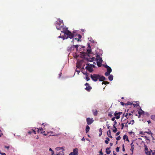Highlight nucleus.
<instances>
[{
    "label": "nucleus",
    "mask_w": 155,
    "mask_h": 155,
    "mask_svg": "<svg viewBox=\"0 0 155 155\" xmlns=\"http://www.w3.org/2000/svg\"><path fill=\"white\" fill-rule=\"evenodd\" d=\"M50 133H51V134H52L51 135H52V136H55L56 135V134H53V132H52V131H50V132H47V134H48Z\"/></svg>",
    "instance_id": "29"
},
{
    "label": "nucleus",
    "mask_w": 155,
    "mask_h": 155,
    "mask_svg": "<svg viewBox=\"0 0 155 155\" xmlns=\"http://www.w3.org/2000/svg\"><path fill=\"white\" fill-rule=\"evenodd\" d=\"M123 139L124 140L126 139V141H129V139L128 137L126 135H125L123 136Z\"/></svg>",
    "instance_id": "18"
},
{
    "label": "nucleus",
    "mask_w": 155,
    "mask_h": 155,
    "mask_svg": "<svg viewBox=\"0 0 155 155\" xmlns=\"http://www.w3.org/2000/svg\"><path fill=\"white\" fill-rule=\"evenodd\" d=\"M108 79L110 81H112L113 79V75L112 74L110 75L108 77Z\"/></svg>",
    "instance_id": "17"
},
{
    "label": "nucleus",
    "mask_w": 155,
    "mask_h": 155,
    "mask_svg": "<svg viewBox=\"0 0 155 155\" xmlns=\"http://www.w3.org/2000/svg\"><path fill=\"white\" fill-rule=\"evenodd\" d=\"M90 129V128L89 127L88 125H87L86 126V133H87V132H89Z\"/></svg>",
    "instance_id": "20"
},
{
    "label": "nucleus",
    "mask_w": 155,
    "mask_h": 155,
    "mask_svg": "<svg viewBox=\"0 0 155 155\" xmlns=\"http://www.w3.org/2000/svg\"><path fill=\"white\" fill-rule=\"evenodd\" d=\"M113 113V112H109L108 114V116L110 117H111L112 116V114Z\"/></svg>",
    "instance_id": "23"
},
{
    "label": "nucleus",
    "mask_w": 155,
    "mask_h": 155,
    "mask_svg": "<svg viewBox=\"0 0 155 155\" xmlns=\"http://www.w3.org/2000/svg\"><path fill=\"white\" fill-rule=\"evenodd\" d=\"M2 135V134L1 133V131L0 130V137H1Z\"/></svg>",
    "instance_id": "62"
},
{
    "label": "nucleus",
    "mask_w": 155,
    "mask_h": 155,
    "mask_svg": "<svg viewBox=\"0 0 155 155\" xmlns=\"http://www.w3.org/2000/svg\"><path fill=\"white\" fill-rule=\"evenodd\" d=\"M116 151L117 152H118L119 151V147H117L116 148Z\"/></svg>",
    "instance_id": "42"
},
{
    "label": "nucleus",
    "mask_w": 155,
    "mask_h": 155,
    "mask_svg": "<svg viewBox=\"0 0 155 155\" xmlns=\"http://www.w3.org/2000/svg\"><path fill=\"white\" fill-rule=\"evenodd\" d=\"M151 118L153 120H154L155 119V116L154 115H152L151 117Z\"/></svg>",
    "instance_id": "39"
},
{
    "label": "nucleus",
    "mask_w": 155,
    "mask_h": 155,
    "mask_svg": "<svg viewBox=\"0 0 155 155\" xmlns=\"http://www.w3.org/2000/svg\"><path fill=\"white\" fill-rule=\"evenodd\" d=\"M123 151H125V149H124V144H123Z\"/></svg>",
    "instance_id": "57"
},
{
    "label": "nucleus",
    "mask_w": 155,
    "mask_h": 155,
    "mask_svg": "<svg viewBox=\"0 0 155 155\" xmlns=\"http://www.w3.org/2000/svg\"><path fill=\"white\" fill-rule=\"evenodd\" d=\"M99 132H100V133H102V130H101V128H100V129H99Z\"/></svg>",
    "instance_id": "60"
},
{
    "label": "nucleus",
    "mask_w": 155,
    "mask_h": 155,
    "mask_svg": "<svg viewBox=\"0 0 155 155\" xmlns=\"http://www.w3.org/2000/svg\"><path fill=\"white\" fill-rule=\"evenodd\" d=\"M120 104L123 106H124V105H126V104H124V102H120Z\"/></svg>",
    "instance_id": "45"
},
{
    "label": "nucleus",
    "mask_w": 155,
    "mask_h": 155,
    "mask_svg": "<svg viewBox=\"0 0 155 155\" xmlns=\"http://www.w3.org/2000/svg\"><path fill=\"white\" fill-rule=\"evenodd\" d=\"M86 74V78L87 81H88L90 80V78L88 77V75L87 73L85 74Z\"/></svg>",
    "instance_id": "26"
},
{
    "label": "nucleus",
    "mask_w": 155,
    "mask_h": 155,
    "mask_svg": "<svg viewBox=\"0 0 155 155\" xmlns=\"http://www.w3.org/2000/svg\"><path fill=\"white\" fill-rule=\"evenodd\" d=\"M107 71L110 73L112 71L111 68L109 67L107 69Z\"/></svg>",
    "instance_id": "21"
},
{
    "label": "nucleus",
    "mask_w": 155,
    "mask_h": 155,
    "mask_svg": "<svg viewBox=\"0 0 155 155\" xmlns=\"http://www.w3.org/2000/svg\"><path fill=\"white\" fill-rule=\"evenodd\" d=\"M65 36H61V35H60V36H58L59 38H62L63 40L65 38Z\"/></svg>",
    "instance_id": "40"
},
{
    "label": "nucleus",
    "mask_w": 155,
    "mask_h": 155,
    "mask_svg": "<svg viewBox=\"0 0 155 155\" xmlns=\"http://www.w3.org/2000/svg\"><path fill=\"white\" fill-rule=\"evenodd\" d=\"M37 129H38L37 131L38 132L40 131L41 134H43V133H45V131H43V129L42 127H41L40 128H37Z\"/></svg>",
    "instance_id": "12"
},
{
    "label": "nucleus",
    "mask_w": 155,
    "mask_h": 155,
    "mask_svg": "<svg viewBox=\"0 0 155 155\" xmlns=\"http://www.w3.org/2000/svg\"><path fill=\"white\" fill-rule=\"evenodd\" d=\"M110 73H109L108 72H105V75L106 76H109L110 75Z\"/></svg>",
    "instance_id": "33"
},
{
    "label": "nucleus",
    "mask_w": 155,
    "mask_h": 155,
    "mask_svg": "<svg viewBox=\"0 0 155 155\" xmlns=\"http://www.w3.org/2000/svg\"><path fill=\"white\" fill-rule=\"evenodd\" d=\"M120 132H118L116 134V136H117L119 135L120 134Z\"/></svg>",
    "instance_id": "51"
},
{
    "label": "nucleus",
    "mask_w": 155,
    "mask_h": 155,
    "mask_svg": "<svg viewBox=\"0 0 155 155\" xmlns=\"http://www.w3.org/2000/svg\"><path fill=\"white\" fill-rule=\"evenodd\" d=\"M140 108V110H141V111H138V113L140 115H141L142 114L144 113V111L141 110V107Z\"/></svg>",
    "instance_id": "22"
},
{
    "label": "nucleus",
    "mask_w": 155,
    "mask_h": 155,
    "mask_svg": "<svg viewBox=\"0 0 155 155\" xmlns=\"http://www.w3.org/2000/svg\"><path fill=\"white\" fill-rule=\"evenodd\" d=\"M109 84V82H108V81H104L102 83V84Z\"/></svg>",
    "instance_id": "24"
},
{
    "label": "nucleus",
    "mask_w": 155,
    "mask_h": 155,
    "mask_svg": "<svg viewBox=\"0 0 155 155\" xmlns=\"http://www.w3.org/2000/svg\"><path fill=\"white\" fill-rule=\"evenodd\" d=\"M110 148H107L106 149V152L107 154H109L111 151L109 150Z\"/></svg>",
    "instance_id": "16"
},
{
    "label": "nucleus",
    "mask_w": 155,
    "mask_h": 155,
    "mask_svg": "<svg viewBox=\"0 0 155 155\" xmlns=\"http://www.w3.org/2000/svg\"><path fill=\"white\" fill-rule=\"evenodd\" d=\"M134 146L132 145V146H131V148L130 149V150L132 151V153H133V150L134 149Z\"/></svg>",
    "instance_id": "34"
},
{
    "label": "nucleus",
    "mask_w": 155,
    "mask_h": 155,
    "mask_svg": "<svg viewBox=\"0 0 155 155\" xmlns=\"http://www.w3.org/2000/svg\"><path fill=\"white\" fill-rule=\"evenodd\" d=\"M42 134H43L45 136H46L47 135H48V134L47 133L45 134V133H44Z\"/></svg>",
    "instance_id": "55"
},
{
    "label": "nucleus",
    "mask_w": 155,
    "mask_h": 155,
    "mask_svg": "<svg viewBox=\"0 0 155 155\" xmlns=\"http://www.w3.org/2000/svg\"><path fill=\"white\" fill-rule=\"evenodd\" d=\"M50 151H51V155H53L54 154V151H53L52 149H51V148H50L49 149Z\"/></svg>",
    "instance_id": "32"
},
{
    "label": "nucleus",
    "mask_w": 155,
    "mask_h": 155,
    "mask_svg": "<svg viewBox=\"0 0 155 155\" xmlns=\"http://www.w3.org/2000/svg\"><path fill=\"white\" fill-rule=\"evenodd\" d=\"M122 114V112H117V111H116L114 113V115L115 116L116 118L117 119H118L120 118V116Z\"/></svg>",
    "instance_id": "6"
},
{
    "label": "nucleus",
    "mask_w": 155,
    "mask_h": 155,
    "mask_svg": "<svg viewBox=\"0 0 155 155\" xmlns=\"http://www.w3.org/2000/svg\"><path fill=\"white\" fill-rule=\"evenodd\" d=\"M87 53L88 54H89L91 53V49H87Z\"/></svg>",
    "instance_id": "28"
},
{
    "label": "nucleus",
    "mask_w": 155,
    "mask_h": 155,
    "mask_svg": "<svg viewBox=\"0 0 155 155\" xmlns=\"http://www.w3.org/2000/svg\"><path fill=\"white\" fill-rule=\"evenodd\" d=\"M97 62V65L98 67H100L101 66L102 63H99L98 62Z\"/></svg>",
    "instance_id": "35"
},
{
    "label": "nucleus",
    "mask_w": 155,
    "mask_h": 155,
    "mask_svg": "<svg viewBox=\"0 0 155 155\" xmlns=\"http://www.w3.org/2000/svg\"><path fill=\"white\" fill-rule=\"evenodd\" d=\"M106 140H105V143L106 144H108L109 143V141H110V139L108 137H106Z\"/></svg>",
    "instance_id": "19"
},
{
    "label": "nucleus",
    "mask_w": 155,
    "mask_h": 155,
    "mask_svg": "<svg viewBox=\"0 0 155 155\" xmlns=\"http://www.w3.org/2000/svg\"><path fill=\"white\" fill-rule=\"evenodd\" d=\"M125 116L126 117V119H128V114L127 113H126V114H125Z\"/></svg>",
    "instance_id": "52"
},
{
    "label": "nucleus",
    "mask_w": 155,
    "mask_h": 155,
    "mask_svg": "<svg viewBox=\"0 0 155 155\" xmlns=\"http://www.w3.org/2000/svg\"><path fill=\"white\" fill-rule=\"evenodd\" d=\"M132 105V103L130 102H128L127 104H126V105Z\"/></svg>",
    "instance_id": "37"
},
{
    "label": "nucleus",
    "mask_w": 155,
    "mask_h": 155,
    "mask_svg": "<svg viewBox=\"0 0 155 155\" xmlns=\"http://www.w3.org/2000/svg\"><path fill=\"white\" fill-rule=\"evenodd\" d=\"M73 46L75 48H76L77 50L79 46L78 45H73Z\"/></svg>",
    "instance_id": "41"
},
{
    "label": "nucleus",
    "mask_w": 155,
    "mask_h": 155,
    "mask_svg": "<svg viewBox=\"0 0 155 155\" xmlns=\"http://www.w3.org/2000/svg\"><path fill=\"white\" fill-rule=\"evenodd\" d=\"M115 118L116 117H114L111 119V120L113 121H114Z\"/></svg>",
    "instance_id": "53"
},
{
    "label": "nucleus",
    "mask_w": 155,
    "mask_h": 155,
    "mask_svg": "<svg viewBox=\"0 0 155 155\" xmlns=\"http://www.w3.org/2000/svg\"><path fill=\"white\" fill-rule=\"evenodd\" d=\"M120 136H119L116 138V139L117 140H119L120 139Z\"/></svg>",
    "instance_id": "38"
},
{
    "label": "nucleus",
    "mask_w": 155,
    "mask_h": 155,
    "mask_svg": "<svg viewBox=\"0 0 155 155\" xmlns=\"http://www.w3.org/2000/svg\"><path fill=\"white\" fill-rule=\"evenodd\" d=\"M5 148H7V149H8L9 148V146H5Z\"/></svg>",
    "instance_id": "64"
},
{
    "label": "nucleus",
    "mask_w": 155,
    "mask_h": 155,
    "mask_svg": "<svg viewBox=\"0 0 155 155\" xmlns=\"http://www.w3.org/2000/svg\"><path fill=\"white\" fill-rule=\"evenodd\" d=\"M87 65L85 67L86 69L89 72H92L93 71V68H94L95 66L93 64H90L89 63H87Z\"/></svg>",
    "instance_id": "3"
},
{
    "label": "nucleus",
    "mask_w": 155,
    "mask_h": 155,
    "mask_svg": "<svg viewBox=\"0 0 155 155\" xmlns=\"http://www.w3.org/2000/svg\"><path fill=\"white\" fill-rule=\"evenodd\" d=\"M82 62L83 61L82 60L77 61L76 64V67H77V68H81V66Z\"/></svg>",
    "instance_id": "9"
},
{
    "label": "nucleus",
    "mask_w": 155,
    "mask_h": 155,
    "mask_svg": "<svg viewBox=\"0 0 155 155\" xmlns=\"http://www.w3.org/2000/svg\"><path fill=\"white\" fill-rule=\"evenodd\" d=\"M85 140V138H84V137L81 139V140L83 141H84Z\"/></svg>",
    "instance_id": "59"
},
{
    "label": "nucleus",
    "mask_w": 155,
    "mask_h": 155,
    "mask_svg": "<svg viewBox=\"0 0 155 155\" xmlns=\"http://www.w3.org/2000/svg\"><path fill=\"white\" fill-rule=\"evenodd\" d=\"M78 149L76 148L73 150V152L71 153L69 155H78Z\"/></svg>",
    "instance_id": "5"
},
{
    "label": "nucleus",
    "mask_w": 155,
    "mask_h": 155,
    "mask_svg": "<svg viewBox=\"0 0 155 155\" xmlns=\"http://www.w3.org/2000/svg\"><path fill=\"white\" fill-rule=\"evenodd\" d=\"M85 85L87 86V87L85 88V89L88 91H90L91 89H92L91 87L89 86V84L86 83L85 84Z\"/></svg>",
    "instance_id": "8"
},
{
    "label": "nucleus",
    "mask_w": 155,
    "mask_h": 155,
    "mask_svg": "<svg viewBox=\"0 0 155 155\" xmlns=\"http://www.w3.org/2000/svg\"><path fill=\"white\" fill-rule=\"evenodd\" d=\"M121 125L122 126V127L121 128V129H123V128L124 127V124L123 123H122L121 124Z\"/></svg>",
    "instance_id": "46"
},
{
    "label": "nucleus",
    "mask_w": 155,
    "mask_h": 155,
    "mask_svg": "<svg viewBox=\"0 0 155 155\" xmlns=\"http://www.w3.org/2000/svg\"><path fill=\"white\" fill-rule=\"evenodd\" d=\"M117 124V122L116 120L114 121V124H113V126L114 128H115V125H116Z\"/></svg>",
    "instance_id": "27"
},
{
    "label": "nucleus",
    "mask_w": 155,
    "mask_h": 155,
    "mask_svg": "<svg viewBox=\"0 0 155 155\" xmlns=\"http://www.w3.org/2000/svg\"><path fill=\"white\" fill-rule=\"evenodd\" d=\"M50 133H51V134H52L51 135H52V136H55L56 135V134H53V132H52V131H50V132H47V134H48Z\"/></svg>",
    "instance_id": "30"
},
{
    "label": "nucleus",
    "mask_w": 155,
    "mask_h": 155,
    "mask_svg": "<svg viewBox=\"0 0 155 155\" xmlns=\"http://www.w3.org/2000/svg\"><path fill=\"white\" fill-rule=\"evenodd\" d=\"M56 26L57 29H61L64 26L63 21L60 19L58 20Z\"/></svg>",
    "instance_id": "2"
},
{
    "label": "nucleus",
    "mask_w": 155,
    "mask_h": 155,
    "mask_svg": "<svg viewBox=\"0 0 155 155\" xmlns=\"http://www.w3.org/2000/svg\"><path fill=\"white\" fill-rule=\"evenodd\" d=\"M107 135L108 136V137H110V138H112V137L111 134V132L110 130H109L107 132Z\"/></svg>",
    "instance_id": "13"
},
{
    "label": "nucleus",
    "mask_w": 155,
    "mask_h": 155,
    "mask_svg": "<svg viewBox=\"0 0 155 155\" xmlns=\"http://www.w3.org/2000/svg\"><path fill=\"white\" fill-rule=\"evenodd\" d=\"M100 77V75L94 74L93 75H91V77L92 79L94 81H96L98 79V78Z\"/></svg>",
    "instance_id": "4"
},
{
    "label": "nucleus",
    "mask_w": 155,
    "mask_h": 155,
    "mask_svg": "<svg viewBox=\"0 0 155 155\" xmlns=\"http://www.w3.org/2000/svg\"><path fill=\"white\" fill-rule=\"evenodd\" d=\"M57 148H58L59 150H61L63 148L62 147H58Z\"/></svg>",
    "instance_id": "61"
},
{
    "label": "nucleus",
    "mask_w": 155,
    "mask_h": 155,
    "mask_svg": "<svg viewBox=\"0 0 155 155\" xmlns=\"http://www.w3.org/2000/svg\"><path fill=\"white\" fill-rule=\"evenodd\" d=\"M106 79V78L104 76H101L100 75V77L98 78V80L100 81H103L105 80Z\"/></svg>",
    "instance_id": "11"
},
{
    "label": "nucleus",
    "mask_w": 155,
    "mask_h": 155,
    "mask_svg": "<svg viewBox=\"0 0 155 155\" xmlns=\"http://www.w3.org/2000/svg\"><path fill=\"white\" fill-rule=\"evenodd\" d=\"M86 121L88 125L91 124L94 121L92 118H91L90 117H88L86 119Z\"/></svg>",
    "instance_id": "7"
},
{
    "label": "nucleus",
    "mask_w": 155,
    "mask_h": 155,
    "mask_svg": "<svg viewBox=\"0 0 155 155\" xmlns=\"http://www.w3.org/2000/svg\"><path fill=\"white\" fill-rule=\"evenodd\" d=\"M50 133H51V134H52L51 135H52V136H55L56 135V134H53V132H52V131H50V132H47V134H48Z\"/></svg>",
    "instance_id": "31"
},
{
    "label": "nucleus",
    "mask_w": 155,
    "mask_h": 155,
    "mask_svg": "<svg viewBox=\"0 0 155 155\" xmlns=\"http://www.w3.org/2000/svg\"><path fill=\"white\" fill-rule=\"evenodd\" d=\"M132 104L134 106V107H135L136 106H139V104H133L132 103Z\"/></svg>",
    "instance_id": "47"
},
{
    "label": "nucleus",
    "mask_w": 155,
    "mask_h": 155,
    "mask_svg": "<svg viewBox=\"0 0 155 155\" xmlns=\"http://www.w3.org/2000/svg\"><path fill=\"white\" fill-rule=\"evenodd\" d=\"M76 71L77 72L78 74H79V73L80 72V70L79 69V70H76Z\"/></svg>",
    "instance_id": "43"
},
{
    "label": "nucleus",
    "mask_w": 155,
    "mask_h": 155,
    "mask_svg": "<svg viewBox=\"0 0 155 155\" xmlns=\"http://www.w3.org/2000/svg\"><path fill=\"white\" fill-rule=\"evenodd\" d=\"M102 150L101 149V151H100L99 153L101 155H103V153L102 152Z\"/></svg>",
    "instance_id": "49"
},
{
    "label": "nucleus",
    "mask_w": 155,
    "mask_h": 155,
    "mask_svg": "<svg viewBox=\"0 0 155 155\" xmlns=\"http://www.w3.org/2000/svg\"><path fill=\"white\" fill-rule=\"evenodd\" d=\"M134 120H132L130 122L128 123V124H131L132 125H133L134 124Z\"/></svg>",
    "instance_id": "25"
},
{
    "label": "nucleus",
    "mask_w": 155,
    "mask_h": 155,
    "mask_svg": "<svg viewBox=\"0 0 155 155\" xmlns=\"http://www.w3.org/2000/svg\"><path fill=\"white\" fill-rule=\"evenodd\" d=\"M97 58L96 60H97V62L100 63H102V59L101 58H100L99 55H97Z\"/></svg>",
    "instance_id": "10"
},
{
    "label": "nucleus",
    "mask_w": 155,
    "mask_h": 155,
    "mask_svg": "<svg viewBox=\"0 0 155 155\" xmlns=\"http://www.w3.org/2000/svg\"><path fill=\"white\" fill-rule=\"evenodd\" d=\"M95 59V58L94 57H93L92 58H87V59L88 61H89V62H92Z\"/></svg>",
    "instance_id": "15"
},
{
    "label": "nucleus",
    "mask_w": 155,
    "mask_h": 155,
    "mask_svg": "<svg viewBox=\"0 0 155 155\" xmlns=\"http://www.w3.org/2000/svg\"><path fill=\"white\" fill-rule=\"evenodd\" d=\"M104 67L106 68L107 69L109 67V66H108V65H104Z\"/></svg>",
    "instance_id": "54"
},
{
    "label": "nucleus",
    "mask_w": 155,
    "mask_h": 155,
    "mask_svg": "<svg viewBox=\"0 0 155 155\" xmlns=\"http://www.w3.org/2000/svg\"><path fill=\"white\" fill-rule=\"evenodd\" d=\"M32 132H33L34 134H36V132L35 131V130H34L33 129H32Z\"/></svg>",
    "instance_id": "50"
},
{
    "label": "nucleus",
    "mask_w": 155,
    "mask_h": 155,
    "mask_svg": "<svg viewBox=\"0 0 155 155\" xmlns=\"http://www.w3.org/2000/svg\"><path fill=\"white\" fill-rule=\"evenodd\" d=\"M92 111L94 116H96L97 115V111L96 109L93 110Z\"/></svg>",
    "instance_id": "14"
},
{
    "label": "nucleus",
    "mask_w": 155,
    "mask_h": 155,
    "mask_svg": "<svg viewBox=\"0 0 155 155\" xmlns=\"http://www.w3.org/2000/svg\"><path fill=\"white\" fill-rule=\"evenodd\" d=\"M32 133V131H29L28 132V133L30 134H31Z\"/></svg>",
    "instance_id": "58"
},
{
    "label": "nucleus",
    "mask_w": 155,
    "mask_h": 155,
    "mask_svg": "<svg viewBox=\"0 0 155 155\" xmlns=\"http://www.w3.org/2000/svg\"><path fill=\"white\" fill-rule=\"evenodd\" d=\"M145 132L149 134L152 135V133H151L150 131H149V132Z\"/></svg>",
    "instance_id": "44"
},
{
    "label": "nucleus",
    "mask_w": 155,
    "mask_h": 155,
    "mask_svg": "<svg viewBox=\"0 0 155 155\" xmlns=\"http://www.w3.org/2000/svg\"><path fill=\"white\" fill-rule=\"evenodd\" d=\"M61 32L64 33V35L66 39L69 38L71 39L74 37V34L68 30H66L65 31H61Z\"/></svg>",
    "instance_id": "1"
},
{
    "label": "nucleus",
    "mask_w": 155,
    "mask_h": 155,
    "mask_svg": "<svg viewBox=\"0 0 155 155\" xmlns=\"http://www.w3.org/2000/svg\"><path fill=\"white\" fill-rule=\"evenodd\" d=\"M107 129H110V126L109 125H107Z\"/></svg>",
    "instance_id": "63"
},
{
    "label": "nucleus",
    "mask_w": 155,
    "mask_h": 155,
    "mask_svg": "<svg viewBox=\"0 0 155 155\" xmlns=\"http://www.w3.org/2000/svg\"><path fill=\"white\" fill-rule=\"evenodd\" d=\"M78 37L79 38H81V35H80V34H79L78 35Z\"/></svg>",
    "instance_id": "56"
},
{
    "label": "nucleus",
    "mask_w": 155,
    "mask_h": 155,
    "mask_svg": "<svg viewBox=\"0 0 155 155\" xmlns=\"http://www.w3.org/2000/svg\"><path fill=\"white\" fill-rule=\"evenodd\" d=\"M114 129L113 130V131L114 133H116L117 131V129L116 127H115V128H114Z\"/></svg>",
    "instance_id": "36"
},
{
    "label": "nucleus",
    "mask_w": 155,
    "mask_h": 155,
    "mask_svg": "<svg viewBox=\"0 0 155 155\" xmlns=\"http://www.w3.org/2000/svg\"><path fill=\"white\" fill-rule=\"evenodd\" d=\"M0 154H1L2 155H6V154L4 153L0 152Z\"/></svg>",
    "instance_id": "48"
}]
</instances>
